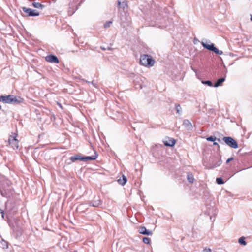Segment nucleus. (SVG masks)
<instances>
[{"instance_id":"5","label":"nucleus","mask_w":252,"mask_h":252,"mask_svg":"<svg viewBox=\"0 0 252 252\" xmlns=\"http://www.w3.org/2000/svg\"><path fill=\"white\" fill-rule=\"evenodd\" d=\"M223 140L227 145L232 148L236 149L238 147L237 142L231 137H224Z\"/></svg>"},{"instance_id":"26","label":"nucleus","mask_w":252,"mask_h":252,"mask_svg":"<svg viewBox=\"0 0 252 252\" xmlns=\"http://www.w3.org/2000/svg\"><path fill=\"white\" fill-rule=\"evenodd\" d=\"M213 144H214V145H218V144L217 142H214V143H213Z\"/></svg>"},{"instance_id":"27","label":"nucleus","mask_w":252,"mask_h":252,"mask_svg":"<svg viewBox=\"0 0 252 252\" xmlns=\"http://www.w3.org/2000/svg\"><path fill=\"white\" fill-rule=\"evenodd\" d=\"M1 213H2V217H3V213H4L3 211L1 210Z\"/></svg>"},{"instance_id":"13","label":"nucleus","mask_w":252,"mask_h":252,"mask_svg":"<svg viewBox=\"0 0 252 252\" xmlns=\"http://www.w3.org/2000/svg\"><path fill=\"white\" fill-rule=\"evenodd\" d=\"M127 179L124 175H123L122 178H120L118 180V182L122 186L125 185Z\"/></svg>"},{"instance_id":"14","label":"nucleus","mask_w":252,"mask_h":252,"mask_svg":"<svg viewBox=\"0 0 252 252\" xmlns=\"http://www.w3.org/2000/svg\"><path fill=\"white\" fill-rule=\"evenodd\" d=\"M225 80V78L224 77L219 78L215 83L214 86L215 87H218L221 85V83H223Z\"/></svg>"},{"instance_id":"11","label":"nucleus","mask_w":252,"mask_h":252,"mask_svg":"<svg viewBox=\"0 0 252 252\" xmlns=\"http://www.w3.org/2000/svg\"><path fill=\"white\" fill-rule=\"evenodd\" d=\"M102 204V201L99 199L97 198L96 200L93 201L89 203V205L91 206L97 207Z\"/></svg>"},{"instance_id":"1","label":"nucleus","mask_w":252,"mask_h":252,"mask_svg":"<svg viewBox=\"0 0 252 252\" xmlns=\"http://www.w3.org/2000/svg\"><path fill=\"white\" fill-rule=\"evenodd\" d=\"M23 98L20 96H15L13 95H1L0 96V101L4 103L17 104L23 103Z\"/></svg>"},{"instance_id":"9","label":"nucleus","mask_w":252,"mask_h":252,"mask_svg":"<svg viewBox=\"0 0 252 252\" xmlns=\"http://www.w3.org/2000/svg\"><path fill=\"white\" fill-rule=\"evenodd\" d=\"M164 144L166 146H173L176 143V141L173 138H168L163 141Z\"/></svg>"},{"instance_id":"18","label":"nucleus","mask_w":252,"mask_h":252,"mask_svg":"<svg viewBox=\"0 0 252 252\" xmlns=\"http://www.w3.org/2000/svg\"><path fill=\"white\" fill-rule=\"evenodd\" d=\"M216 183L219 185L224 184V182L221 178H217L216 179Z\"/></svg>"},{"instance_id":"21","label":"nucleus","mask_w":252,"mask_h":252,"mask_svg":"<svg viewBox=\"0 0 252 252\" xmlns=\"http://www.w3.org/2000/svg\"><path fill=\"white\" fill-rule=\"evenodd\" d=\"M112 22L110 21H108L107 22H106V23L104 24V28H108L110 26V25L112 24Z\"/></svg>"},{"instance_id":"28","label":"nucleus","mask_w":252,"mask_h":252,"mask_svg":"<svg viewBox=\"0 0 252 252\" xmlns=\"http://www.w3.org/2000/svg\"><path fill=\"white\" fill-rule=\"evenodd\" d=\"M186 122H187V123H189V121H188V120H185V121H184V123H186Z\"/></svg>"},{"instance_id":"25","label":"nucleus","mask_w":252,"mask_h":252,"mask_svg":"<svg viewBox=\"0 0 252 252\" xmlns=\"http://www.w3.org/2000/svg\"><path fill=\"white\" fill-rule=\"evenodd\" d=\"M233 159V158L232 157L231 158H228L227 160H226V163H229L230 161H232V160Z\"/></svg>"},{"instance_id":"4","label":"nucleus","mask_w":252,"mask_h":252,"mask_svg":"<svg viewBox=\"0 0 252 252\" xmlns=\"http://www.w3.org/2000/svg\"><path fill=\"white\" fill-rule=\"evenodd\" d=\"M97 156H98V155L96 153H95L94 155H93L92 156H87V157H81L77 155L75 156L71 157L70 158V160L72 162H74L75 161H76L77 160H80L84 161H87L88 160H95V159H96V158H97Z\"/></svg>"},{"instance_id":"24","label":"nucleus","mask_w":252,"mask_h":252,"mask_svg":"<svg viewBox=\"0 0 252 252\" xmlns=\"http://www.w3.org/2000/svg\"><path fill=\"white\" fill-rule=\"evenodd\" d=\"M202 252H211V250L210 249H204Z\"/></svg>"},{"instance_id":"22","label":"nucleus","mask_w":252,"mask_h":252,"mask_svg":"<svg viewBox=\"0 0 252 252\" xmlns=\"http://www.w3.org/2000/svg\"><path fill=\"white\" fill-rule=\"evenodd\" d=\"M216 140V137L213 136H210L207 138V140L209 141H215Z\"/></svg>"},{"instance_id":"16","label":"nucleus","mask_w":252,"mask_h":252,"mask_svg":"<svg viewBox=\"0 0 252 252\" xmlns=\"http://www.w3.org/2000/svg\"><path fill=\"white\" fill-rule=\"evenodd\" d=\"M32 5L36 8L42 9L44 7V5L39 2H33Z\"/></svg>"},{"instance_id":"3","label":"nucleus","mask_w":252,"mask_h":252,"mask_svg":"<svg viewBox=\"0 0 252 252\" xmlns=\"http://www.w3.org/2000/svg\"><path fill=\"white\" fill-rule=\"evenodd\" d=\"M201 44L202 46L207 49L208 50L211 51L215 53L218 55H222L223 54V52L221 50H219L218 49L216 48L214 46V44L209 42V43H205L204 42H201Z\"/></svg>"},{"instance_id":"29","label":"nucleus","mask_w":252,"mask_h":252,"mask_svg":"<svg viewBox=\"0 0 252 252\" xmlns=\"http://www.w3.org/2000/svg\"><path fill=\"white\" fill-rule=\"evenodd\" d=\"M251 20L252 21V15L251 16Z\"/></svg>"},{"instance_id":"15","label":"nucleus","mask_w":252,"mask_h":252,"mask_svg":"<svg viewBox=\"0 0 252 252\" xmlns=\"http://www.w3.org/2000/svg\"><path fill=\"white\" fill-rule=\"evenodd\" d=\"M188 181L191 183L194 182V179L193 174L191 173H189L187 174Z\"/></svg>"},{"instance_id":"8","label":"nucleus","mask_w":252,"mask_h":252,"mask_svg":"<svg viewBox=\"0 0 252 252\" xmlns=\"http://www.w3.org/2000/svg\"><path fill=\"white\" fill-rule=\"evenodd\" d=\"M45 60L47 62L49 63H58L59 62L58 58L56 56L53 55L47 56L45 57Z\"/></svg>"},{"instance_id":"17","label":"nucleus","mask_w":252,"mask_h":252,"mask_svg":"<svg viewBox=\"0 0 252 252\" xmlns=\"http://www.w3.org/2000/svg\"><path fill=\"white\" fill-rule=\"evenodd\" d=\"M245 239V238L244 237H242L239 238L238 242L240 244L245 246L246 245V242Z\"/></svg>"},{"instance_id":"12","label":"nucleus","mask_w":252,"mask_h":252,"mask_svg":"<svg viewBox=\"0 0 252 252\" xmlns=\"http://www.w3.org/2000/svg\"><path fill=\"white\" fill-rule=\"evenodd\" d=\"M118 5L125 9L127 6L126 0H118Z\"/></svg>"},{"instance_id":"20","label":"nucleus","mask_w":252,"mask_h":252,"mask_svg":"<svg viewBox=\"0 0 252 252\" xmlns=\"http://www.w3.org/2000/svg\"><path fill=\"white\" fill-rule=\"evenodd\" d=\"M150 239L148 237H144L143 238V242L146 244H149L150 243Z\"/></svg>"},{"instance_id":"2","label":"nucleus","mask_w":252,"mask_h":252,"mask_svg":"<svg viewBox=\"0 0 252 252\" xmlns=\"http://www.w3.org/2000/svg\"><path fill=\"white\" fill-rule=\"evenodd\" d=\"M155 63V60L150 56L144 54L140 57V63L145 67H152Z\"/></svg>"},{"instance_id":"23","label":"nucleus","mask_w":252,"mask_h":252,"mask_svg":"<svg viewBox=\"0 0 252 252\" xmlns=\"http://www.w3.org/2000/svg\"><path fill=\"white\" fill-rule=\"evenodd\" d=\"M181 109V108L179 105H178L176 106V110H177V113H179V111Z\"/></svg>"},{"instance_id":"19","label":"nucleus","mask_w":252,"mask_h":252,"mask_svg":"<svg viewBox=\"0 0 252 252\" xmlns=\"http://www.w3.org/2000/svg\"><path fill=\"white\" fill-rule=\"evenodd\" d=\"M202 83H203L204 84H206V85H208L209 86H213L212 82L211 81H209V80L202 81Z\"/></svg>"},{"instance_id":"10","label":"nucleus","mask_w":252,"mask_h":252,"mask_svg":"<svg viewBox=\"0 0 252 252\" xmlns=\"http://www.w3.org/2000/svg\"><path fill=\"white\" fill-rule=\"evenodd\" d=\"M139 233L143 235H152V232L151 231L147 230L146 227H145L144 226L141 227L139 228Z\"/></svg>"},{"instance_id":"6","label":"nucleus","mask_w":252,"mask_h":252,"mask_svg":"<svg viewBox=\"0 0 252 252\" xmlns=\"http://www.w3.org/2000/svg\"><path fill=\"white\" fill-rule=\"evenodd\" d=\"M22 9L29 16H37L39 15V13L36 10H32L25 7H23Z\"/></svg>"},{"instance_id":"7","label":"nucleus","mask_w":252,"mask_h":252,"mask_svg":"<svg viewBox=\"0 0 252 252\" xmlns=\"http://www.w3.org/2000/svg\"><path fill=\"white\" fill-rule=\"evenodd\" d=\"M18 140L16 138V136H10L9 138V144L13 149H17L19 147Z\"/></svg>"}]
</instances>
